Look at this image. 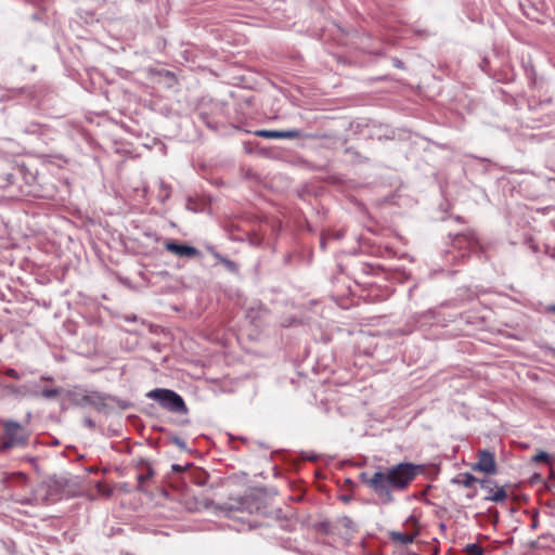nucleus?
<instances>
[{"mask_svg":"<svg viewBox=\"0 0 555 555\" xmlns=\"http://www.w3.org/2000/svg\"><path fill=\"white\" fill-rule=\"evenodd\" d=\"M423 472L420 465L402 462L390 467H378L373 474L362 472L359 478L383 503L395 501L393 492H403Z\"/></svg>","mask_w":555,"mask_h":555,"instance_id":"obj_1","label":"nucleus"},{"mask_svg":"<svg viewBox=\"0 0 555 555\" xmlns=\"http://www.w3.org/2000/svg\"><path fill=\"white\" fill-rule=\"evenodd\" d=\"M2 426L1 444L3 449L26 446L29 435L25 427L13 421H3Z\"/></svg>","mask_w":555,"mask_h":555,"instance_id":"obj_2","label":"nucleus"},{"mask_svg":"<svg viewBox=\"0 0 555 555\" xmlns=\"http://www.w3.org/2000/svg\"><path fill=\"white\" fill-rule=\"evenodd\" d=\"M151 399L156 400L159 404L168 411L175 413H188V406L180 395L170 389H154L149 393Z\"/></svg>","mask_w":555,"mask_h":555,"instance_id":"obj_3","label":"nucleus"},{"mask_svg":"<svg viewBox=\"0 0 555 555\" xmlns=\"http://www.w3.org/2000/svg\"><path fill=\"white\" fill-rule=\"evenodd\" d=\"M473 470L482 472L488 475L496 473L494 454L488 450L478 451V461L472 466Z\"/></svg>","mask_w":555,"mask_h":555,"instance_id":"obj_4","label":"nucleus"},{"mask_svg":"<svg viewBox=\"0 0 555 555\" xmlns=\"http://www.w3.org/2000/svg\"><path fill=\"white\" fill-rule=\"evenodd\" d=\"M481 488L487 491V495L485 500L492 501L495 503H501L507 499V492L503 487L492 488V481L490 480H480Z\"/></svg>","mask_w":555,"mask_h":555,"instance_id":"obj_5","label":"nucleus"},{"mask_svg":"<svg viewBox=\"0 0 555 555\" xmlns=\"http://www.w3.org/2000/svg\"><path fill=\"white\" fill-rule=\"evenodd\" d=\"M256 135L266 139H297L301 137V132L297 129L289 130H258Z\"/></svg>","mask_w":555,"mask_h":555,"instance_id":"obj_6","label":"nucleus"},{"mask_svg":"<svg viewBox=\"0 0 555 555\" xmlns=\"http://www.w3.org/2000/svg\"><path fill=\"white\" fill-rule=\"evenodd\" d=\"M165 248L177 255V256H180V257H194L198 254V250L192 246H189V245H184V244H179V243H176L173 241H167L165 243Z\"/></svg>","mask_w":555,"mask_h":555,"instance_id":"obj_7","label":"nucleus"},{"mask_svg":"<svg viewBox=\"0 0 555 555\" xmlns=\"http://www.w3.org/2000/svg\"><path fill=\"white\" fill-rule=\"evenodd\" d=\"M47 492L46 501L54 502L60 499L61 485L56 480H50L41 486Z\"/></svg>","mask_w":555,"mask_h":555,"instance_id":"obj_8","label":"nucleus"},{"mask_svg":"<svg viewBox=\"0 0 555 555\" xmlns=\"http://www.w3.org/2000/svg\"><path fill=\"white\" fill-rule=\"evenodd\" d=\"M389 539L393 543H399L401 545H408V544H411L414 542L415 537L413 534H411L410 532L390 531Z\"/></svg>","mask_w":555,"mask_h":555,"instance_id":"obj_9","label":"nucleus"},{"mask_svg":"<svg viewBox=\"0 0 555 555\" xmlns=\"http://www.w3.org/2000/svg\"><path fill=\"white\" fill-rule=\"evenodd\" d=\"M404 528H405V532H410L411 534H413L415 538L420 534L421 532V525L418 522V519L415 517V516H409L405 521H404Z\"/></svg>","mask_w":555,"mask_h":555,"instance_id":"obj_10","label":"nucleus"},{"mask_svg":"<svg viewBox=\"0 0 555 555\" xmlns=\"http://www.w3.org/2000/svg\"><path fill=\"white\" fill-rule=\"evenodd\" d=\"M456 482L463 485L465 488H470L476 482H480V480L477 479L474 475L465 473L457 476Z\"/></svg>","mask_w":555,"mask_h":555,"instance_id":"obj_11","label":"nucleus"},{"mask_svg":"<svg viewBox=\"0 0 555 555\" xmlns=\"http://www.w3.org/2000/svg\"><path fill=\"white\" fill-rule=\"evenodd\" d=\"M153 474H154L153 469L151 467H147L146 474H139L137 476L139 490H143L145 481L149 480L150 478H152Z\"/></svg>","mask_w":555,"mask_h":555,"instance_id":"obj_12","label":"nucleus"},{"mask_svg":"<svg viewBox=\"0 0 555 555\" xmlns=\"http://www.w3.org/2000/svg\"><path fill=\"white\" fill-rule=\"evenodd\" d=\"M466 555H483V548L478 544H467L464 548Z\"/></svg>","mask_w":555,"mask_h":555,"instance_id":"obj_13","label":"nucleus"},{"mask_svg":"<svg viewBox=\"0 0 555 555\" xmlns=\"http://www.w3.org/2000/svg\"><path fill=\"white\" fill-rule=\"evenodd\" d=\"M61 395V390L57 388H43L41 390V396L47 399H54Z\"/></svg>","mask_w":555,"mask_h":555,"instance_id":"obj_14","label":"nucleus"},{"mask_svg":"<svg viewBox=\"0 0 555 555\" xmlns=\"http://www.w3.org/2000/svg\"><path fill=\"white\" fill-rule=\"evenodd\" d=\"M96 489L103 495L109 496L112 494L111 487L105 485V483H103V482H98Z\"/></svg>","mask_w":555,"mask_h":555,"instance_id":"obj_15","label":"nucleus"},{"mask_svg":"<svg viewBox=\"0 0 555 555\" xmlns=\"http://www.w3.org/2000/svg\"><path fill=\"white\" fill-rule=\"evenodd\" d=\"M158 183H159V189H160L159 196L162 197V199L168 198L169 197V186L163 180H159Z\"/></svg>","mask_w":555,"mask_h":555,"instance_id":"obj_16","label":"nucleus"},{"mask_svg":"<svg viewBox=\"0 0 555 555\" xmlns=\"http://www.w3.org/2000/svg\"><path fill=\"white\" fill-rule=\"evenodd\" d=\"M533 461L535 463H548L550 462V456L546 452H539L537 455L533 456Z\"/></svg>","mask_w":555,"mask_h":555,"instance_id":"obj_17","label":"nucleus"},{"mask_svg":"<svg viewBox=\"0 0 555 555\" xmlns=\"http://www.w3.org/2000/svg\"><path fill=\"white\" fill-rule=\"evenodd\" d=\"M4 374L8 376V377H11V378H14V379H18L21 377V375L18 374V372L14 369H7L4 371Z\"/></svg>","mask_w":555,"mask_h":555,"instance_id":"obj_18","label":"nucleus"},{"mask_svg":"<svg viewBox=\"0 0 555 555\" xmlns=\"http://www.w3.org/2000/svg\"><path fill=\"white\" fill-rule=\"evenodd\" d=\"M545 311L547 313H554L555 314V305H550L545 308Z\"/></svg>","mask_w":555,"mask_h":555,"instance_id":"obj_19","label":"nucleus"},{"mask_svg":"<svg viewBox=\"0 0 555 555\" xmlns=\"http://www.w3.org/2000/svg\"><path fill=\"white\" fill-rule=\"evenodd\" d=\"M172 469L175 472H182V470H184V468L181 465H178V464L172 465Z\"/></svg>","mask_w":555,"mask_h":555,"instance_id":"obj_20","label":"nucleus"},{"mask_svg":"<svg viewBox=\"0 0 555 555\" xmlns=\"http://www.w3.org/2000/svg\"><path fill=\"white\" fill-rule=\"evenodd\" d=\"M16 476H17L21 480H26V479H27L26 475H25V474H23V473H17V474H16Z\"/></svg>","mask_w":555,"mask_h":555,"instance_id":"obj_21","label":"nucleus"},{"mask_svg":"<svg viewBox=\"0 0 555 555\" xmlns=\"http://www.w3.org/2000/svg\"><path fill=\"white\" fill-rule=\"evenodd\" d=\"M341 500H343L344 502H349V498H348V496H346V495L341 496Z\"/></svg>","mask_w":555,"mask_h":555,"instance_id":"obj_22","label":"nucleus"}]
</instances>
